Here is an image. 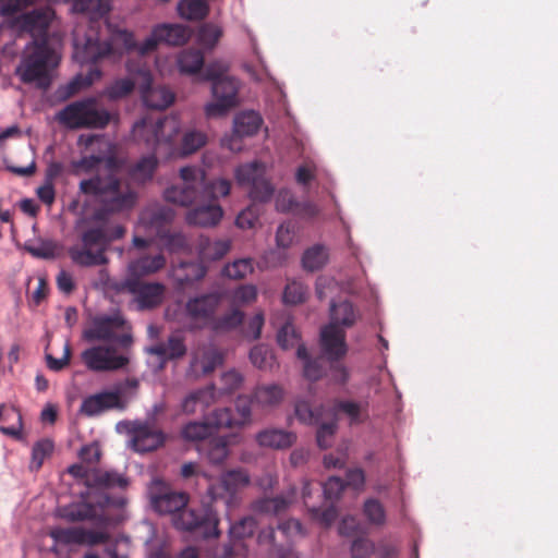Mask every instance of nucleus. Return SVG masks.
<instances>
[{
	"instance_id": "obj_18",
	"label": "nucleus",
	"mask_w": 558,
	"mask_h": 558,
	"mask_svg": "<svg viewBox=\"0 0 558 558\" xmlns=\"http://www.w3.org/2000/svg\"><path fill=\"white\" fill-rule=\"evenodd\" d=\"M257 529V521L252 515H246L232 523L229 527V544L225 546L227 557L246 556L247 547L245 538L254 535Z\"/></svg>"
},
{
	"instance_id": "obj_14",
	"label": "nucleus",
	"mask_w": 558,
	"mask_h": 558,
	"mask_svg": "<svg viewBox=\"0 0 558 558\" xmlns=\"http://www.w3.org/2000/svg\"><path fill=\"white\" fill-rule=\"evenodd\" d=\"M81 359L85 366L93 372H112L129 364V357L117 354L112 345H94L84 350Z\"/></svg>"
},
{
	"instance_id": "obj_62",
	"label": "nucleus",
	"mask_w": 558,
	"mask_h": 558,
	"mask_svg": "<svg viewBox=\"0 0 558 558\" xmlns=\"http://www.w3.org/2000/svg\"><path fill=\"white\" fill-rule=\"evenodd\" d=\"M256 298V287L253 284H243L232 292L231 302L233 305H245L254 302Z\"/></svg>"
},
{
	"instance_id": "obj_55",
	"label": "nucleus",
	"mask_w": 558,
	"mask_h": 558,
	"mask_svg": "<svg viewBox=\"0 0 558 558\" xmlns=\"http://www.w3.org/2000/svg\"><path fill=\"white\" fill-rule=\"evenodd\" d=\"M250 360L259 369H270L275 364L271 350L263 344L255 345L250 352Z\"/></svg>"
},
{
	"instance_id": "obj_42",
	"label": "nucleus",
	"mask_w": 558,
	"mask_h": 558,
	"mask_svg": "<svg viewBox=\"0 0 558 558\" xmlns=\"http://www.w3.org/2000/svg\"><path fill=\"white\" fill-rule=\"evenodd\" d=\"M328 260L327 248L323 245H314L307 248L302 257V265L308 271H316L323 268Z\"/></svg>"
},
{
	"instance_id": "obj_8",
	"label": "nucleus",
	"mask_w": 558,
	"mask_h": 558,
	"mask_svg": "<svg viewBox=\"0 0 558 558\" xmlns=\"http://www.w3.org/2000/svg\"><path fill=\"white\" fill-rule=\"evenodd\" d=\"M126 320L120 313L96 315L83 330V339L87 342L118 343L126 348L132 343V336L123 332Z\"/></svg>"
},
{
	"instance_id": "obj_11",
	"label": "nucleus",
	"mask_w": 558,
	"mask_h": 558,
	"mask_svg": "<svg viewBox=\"0 0 558 558\" xmlns=\"http://www.w3.org/2000/svg\"><path fill=\"white\" fill-rule=\"evenodd\" d=\"M221 304L219 292H209L190 298L185 304V314L195 329H211L217 311Z\"/></svg>"
},
{
	"instance_id": "obj_61",
	"label": "nucleus",
	"mask_w": 558,
	"mask_h": 558,
	"mask_svg": "<svg viewBox=\"0 0 558 558\" xmlns=\"http://www.w3.org/2000/svg\"><path fill=\"white\" fill-rule=\"evenodd\" d=\"M300 336L295 327L291 323H286L277 333L278 344L287 350L299 343Z\"/></svg>"
},
{
	"instance_id": "obj_29",
	"label": "nucleus",
	"mask_w": 558,
	"mask_h": 558,
	"mask_svg": "<svg viewBox=\"0 0 558 558\" xmlns=\"http://www.w3.org/2000/svg\"><path fill=\"white\" fill-rule=\"evenodd\" d=\"M231 248L229 240H210L207 236H199L196 250L202 262L221 259Z\"/></svg>"
},
{
	"instance_id": "obj_5",
	"label": "nucleus",
	"mask_w": 558,
	"mask_h": 558,
	"mask_svg": "<svg viewBox=\"0 0 558 558\" xmlns=\"http://www.w3.org/2000/svg\"><path fill=\"white\" fill-rule=\"evenodd\" d=\"M235 178L241 186L248 189L250 198L254 203H266L274 195V186L266 178L265 166L254 161L240 166L235 171ZM259 207L252 204L243 209L235 219V225L241 229H252L258 222Z\"/></svg>"
},
{
	"instance_id": "obj_64",
	"label": "nucleus",
	"mask_w": 558,
	"mask_h": 558,
	"mask_svg": "<svg viewBox=\"0 0 558 558\" xmlns=\"http://www.w3.org/2000/svg\"><path fill=\"white\" fill-rule=\"evenodd\" d=\"M351 550L353 558H368L375 553V543L368 538L359 537L352 542Z\"/></svg>"
},
{
	"instance_id": "obj_50",
	"label": "nucleus",
	"mask_w": 558,
	"mask_h": 558,
	"mask_svg": "<svg viewBox=\"0 0 558 558\" xmlns=\"http://www.w3.org/2000/svg\"><path fill=\"white\" fill-rule=\"evenodd\" d=\"M207 495L214 501L223 500L228 507H233L238 504L235 498L231 497V490L222 475L219 480L208 484Z\"/></svg>"
},
{
	"instance_id": "obj_24",
	"label": "nucleus",
	"mask_w": 558,
	"mask_h": 558,
	"mask_svg": "<svg viewBox=\"0 0 558 558\" xmlns=\"http://www.w3.org/2000/svg\"><path fill=\"white\" fill-rule=\"evenodd\" d=\"M166 264L167 259L162 253H158L154 256L147 254L142 255L130 262L126 278H137V280H141L143 277L160 271L165 268Z\"/></svg>"
},
{
	"instance_id": "obj_12",
	"label": "nucleus",
	"mask_w": 558,
	"mask_h": 558,
	"mask_svg": "<svg viewBox=\"0 0 558 558\" xmlns=\"http://www.w3.org/2000/svg\"><path fill=\"white\" fill-rule=\"evenodd\" d=\"M240 83L233 77L218 80L211 85L214 101L205 106L208 118H220L239 105L238 93Z\"/></svg>"
},
{
	"instance_id": "obj_32",
	"label": "nucleus",
	"mask_w": 558,
	"mask_h": 558,
	"mask_svg": "<svg viewBox=\"0 0 558 558\" xmlns=\"http://www.w3.org/2000/svg\"><path fill=\"white\" fill-rule=\"evenodd\" d=\"M0 422L7 424L0 426L2 434L17 439L21 437L23 427L22 415L16 408L0 404Z\"/></svg>"
},
{
	"instance_id": "obj_1",
	"label": "nucleus",
	"mask_w": 558,
	"mask_h": 558,
	"mask_svg": "<svg viewBox=\"0 0 558 558\" xmlns=\"http://www.w3.org/2000/svg\"><path fill=\"white\" fill-rule=\"evenodd\" d=\"M74 172H96L94 177L80 182V191L95 196L107 213L116 214L131 210L137 201V193L129 184H122L118 177L120 159L113 154L89 155L73 162Z\"/></svg>"
},
{
	"instance_id": "obj_21",
	"label": "nucleus",
	"mask_w": 558,
	"mask_h": 558,
	"mask_svg": "<svg viewBox=\"0 0 558 558\" xmlns=\"http://www.w3.org/2000/svg\"><path fill=\"white\" fill-rule=\"evenodd\" d=\"M125 408L119 391H101L86 397L81 404V412L87 416H96L102 412Z\"/></svg>"
},
{
	"instance_id": "obj_40",
	"label": "nucleus",
	"mask_w": 558,
	"mask_h": 558,
	"mask_svg": "<svg viewBox=\"0 0 558 558\" xmlns=\"http://www.w3.org/2000/svg\"><path fill=\"white\" fill-rule=\"evenodd\" d=\"M178 11L186 20L199 21L208 15L209 7L204 0H181Z\"/></svg>"
},
{
	"instance_id": "obj_19",
	"label": "nucleus",
	"mask_w": 558,
	"mask_h": 558,
	"mask_svg": "<svg viewBox=\"0 0 558 558\" xmlns=\"http://www.w3.org/2000/svg\"><path fill=\"white\" fill-rule=\"evenodd\" d=\"M51 10L48 8L34 9L19 16L15 25L21 32L32 35L34 40H48L47 32L51 21Z\"/></svg>"
},
{
	"instance_id": "obj_57",
	"label": "nucleus",
	"mask_w": 558,
	"mask_h": 558,
	"mask_svg": "<svg viewBox=\"0 0 558 558\" xmlns=\"http://www.w3.org/2000/svg\"><path fill=\"white\" fill-rule=\"evenodd\" d=\"M253 271L252 260L250 258H241L228 264L223 268V275L231 279H243Z\"/></svg>"
},
{
	"instance_id": "obj_43",
	"label": "nucleus",
	"mask_w": 558,
	"mask_h": 558,
	"mask_svg": "<svg viewBox=\"0 0 558 558\" xmlns=\"http://www.w3.org/2000/svg\"><path fill=\"white\" fill-rule=\"evenodd\" d=\"M363 514L367 522L373 526L381 527L386 524V509L376 498H368L364 501Z\"/></svg>"
},
{
	"instance_id": "obj_23",
	"label": "nucleus",
	"mask_w": 558,
	"mask_h": 558,
	"mask_svg": "<svg viewBox=\"0 0 558 558\" xmlns=\"http://www.w3.org/2000/svg\"><path fill=\"white\" fill-rule=\"evenodd\" d=\"M147 353L159 359L161 364L178 360L186 354L184 338L179 333H172L163 342H158L146 349Z\"/></svg>"
},
{
	"instance_id": "obj_59",
	"label": "nucleus",
	"mask_w": 558,
	"mask_h": 558,
	"mask_svg": "<svg viewBox=\"0 0 558 558\" xmlns=\"http://www.w3.org/2000/svg\"><path fill=\"white\" fill-rule=\"evenodd\" d=\"M310 513L313 519L317 520L324 526H330L338 517V511L333 502L326 507H315L310 508Z\"/></svg>"
},
{
	"instance_id": "obj_27",
	"label": "nucleus",
	"mask_w": 558,
	"mask_h": 558,
	"mask_svg": "<svg viewBox=\"0 0 558 558\" xmlns=\"http://www.w3.org/2000/svg\"><path fill=\"white\" fill-rule=\"evenodd\" d=\"M147 148L149 146L146 145ZM153 154L141 157L134 165H132L129 169L130 179L138 184H144L150 181L158 168L159 160L157 153L153 147H150Z\"/></svg>"
},
{
	"instance_id": "obj_17",
	"label": "nucleus",
	"mask_w": 558,
	"mask_h": 558,
	"mask_svg": "<svg viewBox=\"0 0 558 558\" xmlns=\"http://www.w3.org/2000/svg\"><path fill=\"white\" fill-rule=\"evenodd\" d=\"M345 330L335 324L320 329L319 345L323 357L327 361L342 360L348 353Z\"/></svg>"
},
{
	"instance_id": "obj_33",
	"label": "nucleus",
	"mask_w": 558,
	"mask_h": 558,
	"mask_svg": "<svg viewBox=\"0 0 558 558\" xmlns=\"http://www.w3.org/2000/svg\"><path fill=\"white\" fill-rule=\"evenodd\" d=\"M202 185H198L201 191V203L209 201L216 203L219 197L227 196L231 190V182L227 179H217L211 182H205V174L201 170Z\"/></svg>"
},
{
	"instance_id": "obj_54",
	"label": "nucleus",
	"mask_w": 558,
	"mask_h": 558,
	"mask_svg": "<svg viewBox=\"0 0 558 558\" xmlns=\"http://www.w3.org/2000/svg\"><path fill=\"white\" fill-rule=\"evenodd\" d=\"M53 451V442L49 439H41L37 441L32 450V460L29 464L31 471H38L45 459L48 458Z\"/></svg>"
},
{
	"instance_id": "obj_52",
	"label": "nucleus",
	"mask_w": 558,
	"mask_h": 558,
	"mask_svg": "<svg viewBox=\"0 0 558 558\" xmlns=\"http://www.w3.org/2000/svg\"><path fill=\"white\" fill-rule=\"evenodd\" d=\"M134 87L131 78H119L106 87L104 95L110 100H119L129 96Z\"/></svg>"
},
{
	"instance_id": "obj_41",
	"label": "nucleus",
	"mask_w": 558,
	"mask_h": 558,
	"mask_svg": "<svg viewBox=\"0 0 558 558\" xmlns=\"http://www.w3.org/2000/svg\"><path fill=\"white\" fill-rule=\"evenodd\" d=\"M213 430L207 422H189L181 429V437L186 441L202 444L211 437Z\"/></svg>"
},
{
	"instance_id": "obj_48",
	"label": "nucleus",
	"mask_w": 558,
	"mask_h": 558,
	"mask_svg": "<svg viewBox=\"0 0 558 558\" xmlns=\"http://www.w3.org/2000/svg\"><path fill=\"white\" fill-rule=\"evenodd\" d=\"M222 37V28L214 23L203 24L197 32L198 44L208 50L215 48Z\"/></svg>"
},
{
	"instance_id": "obj_56",
	"label": "nucleus",
	"mask_w": 558,
	"mask_h": 558,
	"mask_svg": "<svg viewBox=\"0 0 558 558\" xmlns=\"http://www.w3.org/2000/svg\"><path fill=\"white\" fill-rule=\"evenodd\" d=\"M307 293L308 289L302 282L291 281L284 288L283 302L291 305L303 303Z\"/></svg>"
},
{
	"instance_id": "obj_13",
	"label": "nucleus",
	"mask_w": 558,
	"mask_h": 558,
	"mask_svg": "<svg viewBox=\"0 0 558 558\" xmlns=\"http://www.w3.org/2000/svg\"><path fill=\"white\" fill-rule=\"evenodd\" d=\"M109 504V497L104 496L96 505L84 500L71 504L58 509V514L70 522L90 521L99 527L109 524V517L105 512V506Z\"/></svg>"
},
{
	"instance_id": "obj_58",
	"label": "nucleus",
	"mask_w": 558,
	"mask_h": 558,
	"mask_svg": "<svg viewBox=\"0 0 558 558\" xmlns=\"http://www.w3.org/2000/svg\"><path fill=\"white\" fill-rule=\"evenodd\" d=\"M296 236V225L292 221L281 223L276 233V242L279 247H290Z\"/></svg>"
},
{
	"instance_id": "obj_22",
	"label": "nucleus",
	"mask_w": 558,
	"mask_h": 558,
	"mask_svg": "<svg viewBox=\"0 0 558 558\" xmlns=\"http://www.w3.org/2000/svg\"><path fill=\"white\" fill-rule=\"evenodd\" d=\"M151 76L146 73L144 82L140 85L143 102L146 107L163 110L174 101V94L167 86L153 87Z\"/></svg>"
},
{
	"instance_id": "obj_10",
	"label": "nucleus",
	"mask_w": 558,
	"mask_h": 558,
	"mask_svg": "<svg viewBox=\"0 0 558 558\" xmlns=\"http://www.w3.org/2000/svg\"><path fill=\"white\" fill-rule=\"evenodd\" d=\"M182 184L171 185L165 191V199L169 203L187 207L195 203H201L202 185L201 169L197 167H183L180 169Z\"/></svg>"
},
{
	"instance_id": "obj_37",
	"label": "nucleus",
	"mask_w": 558,
	"mask_h": 558,
	"mask_svg": "<svg viewBox=\"0 0 558 558\" xmlns=\"http://www.w3.org/2000/svg\"><path fill=\"white\" fill-rule=\"evenodd\" d=\"M173 218L174 211L169 207L162 206L146 210L142 215L143 222L147 223L151 228H155L158 234L162 233V228L169 225Z\"/></svg>"
},
{
	"instance_id": "obj_16",
	"label": "nucleus",
	"mask_w": 558,
	"mask_h": 558,
	"mask_svg": "<svg viewBox=\"0 0 558 558\" xmlns=\"http://www.w3.org/2000/svg\"><path fill=\"white\" fill-rule=\"evenodd\" d=\"M49 535L56 543L71 545H99L109 541V534L102 531L86 530L83 527H53Z\"/></svg>"
},
{
	"instance_id": "obj_36",
	"label": "nucleus",
	"mask_w": 558,
	"mask_h": 558,
	"mask_svg": "<svg viewBox=\"0 0 558 558\" xmlns=\"http://www.w3.org/2000/svg\"><path fill=\"white\" fill-rule=\"evenodd\" d=\"M178 66L181 73L196 74L204 66V54L198 49H185L178 56Z\"/></svg>"
},
{
	"instance_id": "obj_7",
	"label": "nucleus",
	"mask_w": 558,
	"mask_h": 558,
	"mask_svg": "<svg viewBox=\"0 0 558 558\" xmlns=\"http://www.w3.org/2000/svg\"><path fill=\"white\" fill-rule=\"evenodd\" d=\"M111 118V113L100 108L93 97L73 101L56 114V120L70 130H102L110 123Z\"/></svg>"
},
{
	"instance_id": "obj_9",
	"label": "nucleus",
	"mask_w": 558,
	"mask_h": 558,
	"mask_svg": "<svg viewBox=\"0 0 558 558\" xmlns=\"http://www.w3.org/2000/svg\"><path fill=\"white\" fill-rule=\"evenodd\" d=\"M29 49L31 52L16 68V75L25 84L47 80L49 68L57 64L56 52L48 40H34Z\"/></svg>"
},
{
	"instance_id": "obj_63",
	"label": "nucleus",
	"mask_w": 558,
	"mask_h": 558,
	"mask_svg": "<svg viewBox=\"0 0 558 558\" xmlns=\"http://www.w3.org/2000/svg\"><path fill=\"white\" fill-rule=\"evenodd\" d=\"M345 487L344 482L337 476H331L323 485L324 497L327 501L333 502L340 498Z\"/></svg>"
},
{
	"instance_id": "obj_26",
	"label": "nucleus",
	"mask_w": 558,
	"mask_h": 558,
	"mask_svg": "<svg viewBox=\"0 0 558 558\" xmlns=\"http://www.w3.org/2000/svg\"><path fill=\"white\" fill-rule=\"evenodd\" d=\"M222 214L220 205L208 201V204L198 205L190 210L186 215V221L193 226L213 227L220 221Z\"/></svg>"
},
{
	"instance_id": "obj_39",
	"label": "nucleus",
	"mask_w": 558,
	"mask_h": 558,
	"mask_svg": "<svg viewBox=\"0 0 558 558\" xmlns=\"http://www.w3.org/2000/svg\"><path fill=\"white\" fill-rule=\"evenodd\" d=\"M73 8L76 12L88 14L92 21L105 16L111 9L109 0H75Z\"/></svg>"
},
{
	"instance_id": "obj_49",
	"label": "nucleus",
	"mask_w": 558,
	"mask_h": 558,
	"mask_svg": "<svg viewBox=\"0 0 558 558\" xmlns=\"http://www.w3.org/2000/svg\"><path fill=\"white\" fill-rule=\"evenodd\" d=\"M283 391L278 385L257 387L254 391L255 403L260 405H275L282 399Z\"/></svg>"
},
{
	"instance_id": "obj_47",
	"label": "nucleus",
	"mask_w": 558,
	"mask_h": 558,
	"mask_svg": "<svg viewBox=\"0 0 558 558\" xmlns=\"http://www.w3.org/2000/svg\"><path fill=\"white\" fill-rule=\"evenodd\" d=\"M367 402L337 401L336 409L350 417L352 424L364 422L368 417Z\"/></svg>"
},
{
	"instance_id": "obj_60",
	"label": "nucleus",
	"mask_w": 558,
	"mask_h": 558,
	"mask_svg": "<svg viewBox=\"0 0 558 558\" xmlns=\"http://www.w3.org/2000/svg\"><path fill=\"white\" fill-rule=\"evenodd\" d=\"M180 268L189 270L184 277H178L181 284L202 280L207 272V268L204 265L193 262H183L180 264Z\"/></svg>"
},
{
	"instance_id": "obj_35",
	"label": "nucleus",
	"mask_w": 558,
	"mask_h": 558,
	"mask_svg": "<svg viewBox=\"0 0 558 558\" xmlns=\"http://www.w3.org/2000/svg\"><path fill=\"white\" fill-rule=\"evenodd\" d=\"M262 125V118L255 111H245L234 119V133L239 136H252Z\"/></svg>"
},
{
	"instance_id": "obj_44",
	"label": "nucleus",
	"mask_w": 558,
	"mask_h": 558,
	"mask_svg": "<svg viewBox=\"0 0 558 558\" xmlns=\"http://www.w3.org/2000/svg\"><path fill=\"white\" fill-rule=\"evenodd\" d=\"M296 355L304 361L303 373L307 379L316 381L323 377L324 368L322 360L311 359L304 344H298Z\"/></svg>"
},
{
	"instance_id": "obj_6",
	"label": "nucleus",
	"mask_w": 558,
	"mask_h": 558,
	"mask_svg": "<svg viewBox=\"0 0 558 558\" xmlns=\"http://www.w3.org/2000/svg\"><path fill=\"white\" fill-rule=\"evenodd\" d=\"M125 228L117 225L112 228L99 226L85 230L81 235V244L69 248L72 262L81 267L101 266L108 263L106 252L112 241L121 239Z\"/></svg>"
},
{
	"instance_id": "obj_28",
	"label": "nucleus",
	"mask_w": 558,
	"mask_h": 558,
	"mask_svg": "<svg viewBox=\"0 0 558 558\" xmlns=\"http://www.w3.org/2000/svg\"><path fill=\"white\" fill-rule=\"evenodd\" d=\"M260 447L271 449L290 448L296 440L295 434L278 428H266L260 430L255 437Z\"/></svg>"
},
{
	"instance_id": "obj_20",
	"label": "nucleus",
	"mask_w": 558,
	"mask_h": 558,
	"mask_svg": "<svg viewBox=\"0 0 558 558\" xmlns=\"http://www.w3.org/2000/svg\"><path fill=\"white\" fill-rule=\"evenodd\" d=\"M123 287L136 295L137 302L143 308H153L162 302L165 286L159 282H143L137 278H125Z\"/></svg>"
},
{
	"instance_id": "obj_2",
	"label": "nucleus",
	"mask_w": 558,
	"mask_h": 558,
	"mask_svg": "<svg viewBox=\"0 0 558 558\" xmlns=\"http://www.w3.org/2000/svg\"><path fill=\"white\" fill-rule=\"evenodd\" d=\"M148 494L155 511L172 514L173 525L178 530L194 532L205 538L219 536V519L210 505L187 507L189 496L185 493L172 490L161 480L153 481Z\"/></svg>"
},
{
	"instance_id": "obj_34",
	"label": "nucleus",
	"mask_w": 558,
	"mask_h": 558,
	"mask_svg": "<svg viewBox=\"0 0 558 558\" xmlns=\"http://www.w3.org/2000/svg\"><path fill=\"white\" fill-rule=\"evenodd\" d=\"M356 320V313L352 303L343 301L330 303V323L341 328H350Z\"/></svg>"
},
{
	"instance_id": "obj_45",
	"label": "nucleus",
	"mask_w": 558,
	"mask_h": 558,
	"mask_svg": "<svg viewBox=\"0 0 558 558\" xmlns=\"http://www.w3.org/2000/svg\"><path fill=\"white\" fill-rule=\"evenodd\" d=\"M244 319V313L239 308H232L221 316H216L211 330L215 332H226L241 326Z\"/></svg>"
},
{
	"instance_id": "obj_30",
	"label": "nucleus",
	"mask_w": 558,
	"mask_h": 558,
	"mask_svg": "<svg viewBox=\"0 0 558 558\" xmlns=\"http://www.w3.org/2000/svg\"><path fill=\"white\" fill-rule=\"evenodd\" d=\"M89 489L105 490L111 488H124L128 486V478L116 471H104L94 468L93 473L89 475Z\"/></svg>"
},
{
	"instance_id": "obj_38",
	"label": "nucleus",
	"mask_w": 558,
	"mask_h": 558,
	"mask_svg": "<svg viewBox=\"0 0 558 558\" xmlns=\"http://www.w3.org/2000/svg\"><path fill=\"white\" fill-rule=\"evenodd\" d=\"M289 504L290 501L282 496L271 498L265 497L255 500L252 504V510L262 514L277 515L284 512L288 509Z\"/></svg>"
},
{
	"instance_id": "obj_25",
	"label": "nucleus",
	"mask_w": 558,
	"mask_h": 558,
	"mask_svg": "<svg viewBox=\"0 0 558 558\" xmlns=\"http://www.w3.org/2000/svg\"><path fill=\"white\" fill-rule=\"evenodd\" d=\"M197 451L209 463L221 465L229 456V440L225 436H211L202 444H197Z\"/></svg>"
},
{
	"instance_id": "obj_3",
	"label": "nucleus",
	"mask_w": 558,
	"mask_h": 558,
	"mask_svg": "<svg viewBox=\"0 0 558 558\" xmlns=\"http://www.w3.org/2000/svg\"><path fill=\"white\" fill-rule=\"evenodd\" d=\"M107 29L109 34L107 38H101L98 33L90 29L82 44L75 40V60L81 64H88L90 66L85 77L77 75L70 82V94H74L82 86H89L100 78L101 71L97 66L99 61L110 57H120L124 52L134 51L137 47L133 33L128 29L120 28L111 23H107Z\"/></svg>"
},
{
	"instance_id": "obj_4",
	"label": "nucleus",
	"mask_w": 558,
	"mask_h": 558,
	"mask_svg": "<svg viewBox=\"0 0 558 558\" xmlns=\"http://www.w3.org/2000/svg\"><path fill=\"white\" fill-rule=\"evenodd\" d=\"M180 122L175 117H165L153 121L143 119L134 124L133 136L136 141L153 147L165 158L187 156L202 148L207 141L205 133L187 131L178 145Z\"/></svg>"
},
{
	"instance_id": "obj_53",
	"label": "nucleus",
	"mask_w": 558,
	"mask_h": 558,
	"mask_svg": "<svg viewBox=\"0 0 558 558\" xmlns=\"http://www.w3.org/2000/svg\"><path fill=\"white\" fill-rule=\"evenodd\" d=\"M160 240L170 253L186 252L190 250L187 238L181 232H162L159 233Z\"/></svg>"
},
{
	"instance_id": "obj_51",
	"label": "nucleus",
	"mask_w": 558,
	"mask_h": 558,
	"mask_svg": "<svg viewBox=\"0 0 558 558\" xmlns=\"http://www.w3.org/2000/svg\"><path fill=\"white\" fill-rule=\"evenodd\" d=\"M207 423L210 424L213 432L215 428L218 429L239 426L233 411L229 408H219L214 410L209 415Z\"/></svg>"
},
{
	"instance_id": "obj_46",
	"label": "nucleus",
	"mask_w": 558,
	"mask_h": 558,
	"mask_svg": "<svg viewBox=\"0 0 558 558\" xmlns=\"http://www.w3.org/2000/svg\"><path fill=\"white\" fill-rule=\"evenodd\" d=\"M222 476L231 490V497H234L238 502V493L251 483L250 474L244 469H233L223 473Z\"/></svg>"
},
{
	"instance_id": "obj_31",
	"label": "nucleus",
	"mask_w": 558,
	"mask_h": 558,
	"mask_svg": "<svg viewBox=\"0 0 558 558\" xmlns=\"http://www.w3.org/2000/svg\"><path fill=\"white\" fill-rule=\"evenodd\" d=\"M160 44L181 46L190 39L189 29L180 24H159L154 27Z\"/></svg>"
},
{
	"instance_id": "obj_15",
	"label": "nucleus",
	"mask_w": 558,
	"mask_h": 558,
	"mask_svg": "<svg viewBox=\"0 0 558 558\" xmlns=\"http://www.w3.org/2000/svg\"><path fill=\"white\" fill-rule=\"evenodd\" d=\"M129 434L132 449L140 453L157 450L167 439L166 434L150 422H135Z\"/></svg>"
}]
</instances>
